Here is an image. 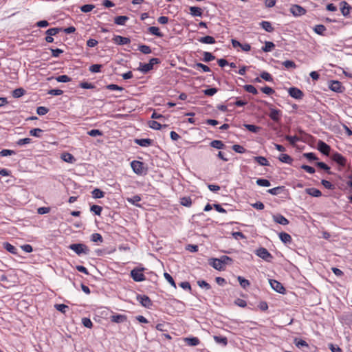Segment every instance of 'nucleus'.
<instances>
[{
  "instance_id": "1",
  "label": "nucleus",
  "mask_w": 352,
  "mask_h": 352,
  "mask_svg": "<svg viewBox=\"0 0 352 352\" xmlns=\"http://www.w3.org/2000/svg\"><path fill=\"white\" fill-rule=\"evenodd\" d=\"M131 166L133 172L138 175H145L147 173L148 168L142 162L133 160L131 162Z\"/></svg>"
},
{
  "instance_id": "2",
  "label": "nucleus",
  "mask_w": 352,
  "mask_h": 352,
  "mask_svg": "<svg viewBox=\"0 0 352 352\" xmlns=\"http://www.w3.org/2000/svg\"><path fill=\"white\" fill-rule=\"evenodd\" d=\"M69 248L78 255L81 254H88L89 252V248L83 243H72L69 246Z\"/></svg>"
},
{
  "instance_id": "3",
  "label": "nucleus",
  "mask_w": 352,
  "mask_h": 352,
  "mask_svg": "<svg viewBox=\"0 0 352 352\" xmlns=\"http://www.w3.org/2000/svg\"><path fill=\"white\" fill-rule=\"evenodd\" d=\"M265 104L267 105L269 109H270V114H269V116L270 118L274 121V122H278L280 120V116L282 115V112L279 109H274L272 107V104L267 102H264Z\"/></svg>"
},
{
  "instance_id": "4",
  "label": "nucleus",
  "mask_w": 352,
  "mask_h": 352,
  "mask_svg": "<svg viewBox=\"0 0 352 352\" xmlns=\"http://www.w3.org/2000/svg\"><path fill=\"white\" fill-rule=\"evenodd\" d=\"M255 254L258 257L261 258L262 259L267 262H271L273 258V256L268 252V250L263 247H261L256 250Z\"/></svg>"
},
{
  "instance_id": "5",
  "label": "nucleus",
  "mask_w": 352,
  "mask_h": 352,
  "mask_svg": "<svg viewBox=\"0 0 352 352\" xmlns=\"http://www.w3.org/2000/svg\"><path fill=\"white\" fill-rule=\"evenodd\" d=\"M329 88L336 93H342L345 90L344 87L338 80L329 81Z\"/></svg>"
},
{
  "instance_id": "6",
  "label": "nucleus",
  "mask_w": 352,
  "mask_h": 352,
  "mask_svg": "<svg viewBox=\"0 0 352 352\" xmlns=\"http://www.w3.org/2000/svg\"><path fill=\"white\" fill-rule=\"evenodd\" d=\"M289 11L294 16H300L307 13L306 9L297 4L292 5Z\"/></svg>"
},
{
  "instance_id": "7",
  "label": "nucleus",
  "mask_w": 352,
  "mask_h": 352,
  "mask_svg": "<svg viewBox=\"0 0 352 352\" xmlns=\"http://www.w3.org/2000/svg\"><path fill=\"white\" fill-rule=\"evenodd\" d=\"M143 269H133L131 271V276L136 282L143 281L146 279L142 273Z\"/></svg>"
},
{
  "instance_id": "8",
  "label": "nucleus",
  "mask_w": 352,
  "mask_h": 352,
  "mask_svg": "<svg viewBox=\"0 0 352 352\" xmlns=\"http://www.w3.org/2000/svg\"><path fill=\"white\" fill-rule=\"evenodd\" d=\"M289 95L293 98L300 100L304 96V93L296 87H292L288 89Z\"/></svg>"
},
{
  "instance_id": "9",
  "label": "nucleus",
  "mask_w": 352,
  "mask_h": 352,
  "mask_svg": "<svg viewBox=\"0 0 352 352\" xmlns=\"http://www.w3.org/2000/svg\"><path fill=\"white\" fill-rule=\"evenodd\" d=\"M270 284L272 287V288L277 292L279 294H285V288L283 287V285L278 281L276 280H270Z\"/></svg>"
},
{
  "instance_id": "10",
  "label": "nucleus",
  "mask_w": 352,
  "mask_h": 352,
  "mask_svg": "<svg viewBox=\"0 0 352 352\" xmlns=\"http://www.w3.org/2000/svg\"><path fill=\"white\" fill-rule=\"evenodd\" d=\"M318 149L323 155L328 156L331 151V146L322 140L318 142Z\"/></svg>"
},
{
  "instance_id": "11",
  "label": "nucleus",
  "mask_w": 352,
  "mask_h": 352,
  "mask_svg": "<svg viewBox=\"0 0 352 352\" xmlns=\"http://www.w3.org/2000/svg\"><path fill=\"white\" fill-rule=\"evenodd\" d=\"M137 300L144 307L150 308L153 303L150 298L146 295H138Z\"/></svg>"
},
{
  "instance_id": "12",
  "label": "nucleus",
  "mask_w": 352,
  "mask_h": 352,
  "mask_svg": "<svg viewBox=\"0 0 352 352\" xmlns=\"http://www.w3.org/2000/svg\"><path fill=\"white\" fill-rule=\"evenodd\" d=\"M331 159L333 162L337 163L341 166H344L346 164V158L340 153L336 152L331 155Z\"/></svg>"
},
{
  "instance_id": "13",
  "label": "nucleus",
  "mask_w": 352,
  "mask_h": 352,
  "mask_svg": "<svg viewBox=\"0 0 352 352\" xmlns=\"http://www.w3.org/2000/svg\"><path fill=\"white\" fill-rule=\"evenodd\" d=\"M208 263L217 270L223 271L225 270V267H223L222 265L221 262H220V258H212L209 259Z\"/></svg>"
},
{
  "instance_id": "14",
  "label": "nucleus",
  "mask_w": 352,
  "mask_h": 352,
  "mask_svg": "<svg viewBox=\"0 0 352 352\" xmlns=\"http://www.w3.org/2000/svg\"><path fill=\"white\" fill-rule=\"evenodd\" d=\"M113 41L120 45H127L131 43V40L128 37H124L120 35H115L113 38Z\"/></svg>"
},
{
  "instance_id": "15",
  "label": "nucleus",
  "mask_w": 352,
  "mask_h": 352,
  "mask_svg": "<svg viewBox=\"0 0 352 352\" xmlns=\"http://www.w3.org/2000/svg\"><path fill=\"white\" fill-rule=\"evenodd\" d=\"M134 142L140 146L147 147L153 144V140L150 138L135 139Z\"/></svg>"
},
{
  "instance_id": "16",
  "label": "nucleus",
  "mask_w": 352,
  "mask_h": 352,
  "mask_svg": "<svg viewBox=\"0 0 352 352\" xmlns=\"http://www.w3.org/2000/svg\"><path fill=\"white\" fill-rule=\"evenodd\" d=\"M127 320L126 315L115 314L111 316V321L116 323H122Z\"/></svg>"
},
{
  "instance_id": "17",
  "label": "nucleus",
  "mask_w": 352,
  "mask_h": 352,
  "mask_svg": "<svg viewBox=\"0 0 352 352\" xmlns=\"http://www.w3.org/2000/svg\"><path fill=\"white\" fill-rule=\"evenodd\" d=\"M340 10L344 16H348L350 14V10L351 9V7L346 2V1H342L340 3Z\"/></svg>"
},
{
  "instance_id": "18",
  "label": "nucleus",
  "mask_w": 352,
  "mask_h": 352,
  "mask_svg": "<svg viewBox=\"0 0 352 352\" xmlns=\"http://www.w3.org/2000/svg\"><path fill=\"white\" fill-rule=\"evenodd\" d=\"M184 342L188 346H197L200 343L199 339L197 337L185 338Z\"/></svg>"
},
{
  "instance_id": "19",
  "label": "nucleus",
  "mask_w": 352,
  "mask_h": 352,
  "mask_svg": "<svg viewBox=\"0 0 352 352\" xmlns=\"http://www.w3.org/2000/svg\"><path fill=\"white\" fill-rule=\"evenodd\" d=\"M61 159L64 162H68V163H71V164H72V163L76 162V159L74 157V155H72L71 153H67V152H65V153L61 154Z\"/></svg>"
},
{
  "instance_id": "20",
  "label": "nucleus",
  "mask_w": 352,
  "mask_h": 352,
  "mask_svg": "<svg viewBox=\"0 0 352 352\" xmlns=\"http://www.w3.org/2000/svg\"><path fill=\"white\" fill-rule=\"evenodd\" d=\"M254 160L261 166H270L269 161L265 157L255 156V157H254Z\"/></svg>"
},
{
  "instance_id": "21",
  "label": "nucleus",
  "mask_w": 352,
  "mask_h": 352,
  "mask_svg": "<svg viewBox=\"0 0 352 352\" xmlns=\"http://www.w3.org/2000/svg\"><path fill=\"white\" fill-rule=\"evenodd\" d=\"M198 41L200 43H204V44H214L216 43L214 38L211 36H208V35L203 36V37H200L199 38H198Z\"/></svg>"
},
{
  "instance_id": "22",
  "label": "nucleus",
  "mask_w": 352,
  "mask_h": 352,
  "mask_svg": "<svg viewBox=\"0 0 352 352\" xmlns=\"http://www.w3.org/2000/svg\"><path fill=\"white\" fill-rule=\"evenodd\" d=\"M190 14L193 16H201L203 12L201 8L197 6H190L189 8Z\"/></svg>"
},
{
  "instance_id": "23",
  "label": "nucleus",
  "mask_w": 352,
  "mask_h": 352,
  "mask_svg": "<svg viewBox=\"0 0 352 352\" xmlns=\"http://www.w3.org/2000/svg\"><path fill=\"white\" fill-rule=\"evenodd\" d=\"M148 32L154 36L162 38L164 36V34L160 32L159 28L155 26H151L148 28Z\"/></svg>"
},
{
  "instance_id": "24",
  "label": "nucleus",
  "mask_w": 352,
  "mask_h": 352,
  "mask_svg": "<svg viewBox=\"0 0 352 352\" xmlns=\"http://www.w3.org/2000/svg\"><path fill=\"white\" fill-rule=\"evenodd\" d=\"M305 191L308 195L314 197H319L322 195L321 191L315 188H307Z\"/></svg>"
},
{
  "instance_id": "25",
  "label": "nucleus",
  "mask_w": 352,
  "mask_h": 352,
  "mask_svg": "<svg viewBox=\"0 0 352 352\" xmlns=\"http://www.w3.org/2000/svg\"><path fill=\"white\" fill-rule=\"evenodd\" d=\"M138 69L142 72L143 74H147L148 72L152 70L153 68L151 64L140 63V66Z\"/></svg>"
},
{
  "instance_id": "26",
  "label": "nucleus",
  "mask_w": 352,
  "mask_h": 352,
  "mask_svg": "<svg viewBox=\"0 0 352 352\" xmlns=\"http://www.w3.org/2000/svg\"><path fill=\"white\" fill-rule=\"evenodd\" d=\"M3 247L8 252H9L10 253H11L12 254H18L17 248L16 247H14V245H12V244H10V243H8V242L3 243Z\"/></svg>"
},
{
  "instance_id": "27",
  "label": "nucleus",
  "mask_w": 352,
  "mask_h": 352,
  "mask_svg": "<svg viewBox=\"0 0 352 352\" xmlns=\"http://www.w3.org/2000/svg\"><path fill=\"white\" fill-rule=\"evenodd\" d=\"M313 30L317 34L324 36V32L326 31L327 28L324 25L318 24L316 25Z\"/></svg>"
},
{
  "instance_id": "28",
  "label": "nucleus",
  "mask_w": 352,
  "mask_h": 352,
  "mask_svg": "<svg viewBox=\"0 0 352 352\" xmlns=\"http://www.w3.org/2000/svg\"><path fill=\"white\" fill-rule=\"evenodd\" d=\"M129 19L126 16H118L114 19V23L116 25H124L126 22Z\"/></svg>"
},
{
  "instance_id": "29",
  "label": "nucleus",
  "mask_w": 352,
  "mask_h": 352,
  "mask_svg": "<svg viewBox=\"0 0 352 352\" xmlns=\"http://www.w3.org/2000/svg\"><path fill=\"white\" fill-rule=\"evenodd\" d=\"M278 160L288 164H292L293 162V159L291 156H289L287 154L282 153L279 155Z\"/></svg>"
},
{
  "instance_id": "30",
  "label": "nucleus",
  "mask_w": 352,
  "mask_h": 352,
  "mask_svg": "<svg viewBox=\"0 0 352 352\" xmlns=\"http://www.w3.org/2000/svg\"><path fill=\"white\" fill-rule=\"evenodd\" d=\"M243 126L247 130L254 133H258L261 129V127L256 126L254 124H244Z\"/></svg>"
},
{
  "instance_id": "31",
  "label": "nucleus",
  "mask_w": 352,
  "mask_h": 352,
  "mask_svg": "<svg viewBox=\"0 0 352 352\" xmlns=\"http://www.w3.org/2000/svg\"><path fill=\"white\" fill-rule=\"evenodd\" d=\"M260 25L267 32H272L274 30L271 23L269 21H263L261 22Z\"/></svg>"
},
{
  "instance_id": "32",
  "label": "nucleus",
  "mask_w": 352,
  "mask_h": 352,
  "mask_svg": "<svg viewBox=\"0 0 352 352\" xmlns=\"http://www.w3.org/2000/svg\"><path fill=\"white\" fill-rule=\"evenodd\" d=\"M214 340L217 343L222 345L223 346H226L228 344V339L226 337L215 336H214Z\"/></svg>"
},
{
  "instance_id": "33",
  "label": "nucleus",
  "mask_w": 352,
  "mask_h": 352,
  "mask_svg": "<svg viewBox=\"0 0 352 352\" xmlns=\"http://www.w3.org/2000/svg\"><path fill=\"white\" fill-rule=\"evenodd\" d=\"M316 166L322 169V170H325L329 175H332L333 174V172H331L330 170V167L326 164L324 162H318L316 164Z\"/></svg>"
},
{
  "instance_id": "34",
  "label": "nucleus",
  "mask_w": 352,
  "mask_h": 352,
  "mask_svg": "<svg viewBox=\"0 0 352 352\" xmlns=\"http://www.w3.org/2000/svg\"><path fill=\"white\" fill-rule=\"evenodd\" d=\"M210 146L217 148V149H223L225 148L226 146L223 144V142L221 140H212L210 143Z\"/></svg>"
},
{
  "instance_id": "35",
  "label": "nucleus",
  "mask_w": 352,
  "mask_h": 352,
  "mask_svg": "<svg viewBox=\"0 0 352 352\" xmlns=\"http://www.w3.org/2000/svg\"><path fill=\"white\" fill-rule=\"evenodd\" d=\"M284 190H285V186H277V187L269 189L267 190V192L271 195H277L281 193Z\"/></svg>"
},
{
  "instance_id": "36",
  "label": "nucleus",
  "mask_w": 352,
  "mask_h": 352,
  "mask_svg": "<svg viewBox=\"0 0 352 352\" xmlns=\"http://www.w3.org/2000/svg\"><path fill=\"white\" fill-rule=\"evenodd\" d=\"M232 99H234L235 101L234 102L233 104H234L235 106H237V107H244L247 104H248V101L245 100H241L238 97H236V98H230L228 101L229 100H231Z\"/></svg>"
},
{
  "instance_id": "37",
  "label": "nucleus",
  "mask_w": 352,
  "mask_h": 352,
  "mask_svg": "<svg viewBox=\"0 0 352 352\" xmlns=\"http://www.w3.org/2000/svg\"><path fill=\"white\" fill-rule=\"evenodd\" d=\"M280 239L285 243H289L292 242L291 236L286 232H280L279 234Z\"/></svg>"
},
{
  "instance_id": "38",
  "label": "nucleus",
  "mask_w": 352,
  "mask_h": 352,
  "mask_svg": "<svg viewBox=\"0 0 352 352\" xmlns=\"http://www.w3.org/2000/svg\"><path fill=\"white\" fill-rule=\"evenodd\" d=\"M237 280L241 287L243 289H247L250 285V281L242 276H239Z\"/></svg>"
},
{
  "instance_id": "39",
  "label": "nucleus",
  "mask_w": 352,
  "mask_h": 352,
  "mask_svg": "<svg viewBox=\"0 0 352 352\" xmlns=\"http://www.w3.org/2000/svg\"><path fill=\"white\" fill-rule=\"evenodd\" d=\"M25 93V90L22 88V87H20V88H17V89H15L14 90H13L12 91V96L15 98H19L21 96H23Z\"/></svg>"
},
{
  "instance_id": "40",
  "label": "nucleus",
  "mask_w": 352,
  "mask_h": 352,
  "mask_svg": "<svg viewBox=\"0 0 352 352\" xmlns=\"http://www.w3.org/2000/svg\"><path fill=\"white\" fill-rule=\"evenodd\" d=\"M219 258H220V262H221V264L223 266V267H225V266L226 265H231L233 261L232 258H230L228 256H226V255L221 256Z\"/></svg>"
},
{
  "instance_id": "41",
  "label": "nucleus",
  "mask_w": 352,
  "mask_h": 352,
  "mask_svg": "<svg viewBox=\"0 0 352 352\" xmlns=\"http://www.w3.org/2000/svg\"><path fill=\"white\" fill-rule=\"evenodd\" d=\"M285 139L287 141L289 142L290 144L292 145V146H295L296 143L298 141H300L301 139L296 136V135H294V136H291V135H285Z\"/></svg>"
},
{
  "instance_id": "42",
  "label": "nucleus",
  "mask_w": 352,
  "mask_h": 352,
  "mask_svg": "<svg viewBox=\"0 0 352 352\" xmlns=\"http://www.w3.org/2000/svg\"><path fill=\"white\" fill-rule=\"evenodd\" d=\"M275 47L274 43L271 41H266L265 45L262 47V50L265 52H271Z\"/></svg>"
},
{
  "instance_id": "43",
  "label": "nucleus",
  "mask_w": 352,
  "mask_h": 352,
  "mask_svg": "<svg viewBox=\"0 0 352 352\" xmlns=\"http://www.w3.org/2000/svg\"><path fill=\"white\" fill-rule=\"evenodd\" d=\"M63 30L62 28H50L48 29L46 32H45V34L47 35H50V36H56L58 33H59L60 32H61Z\"/></svg>"
},
{
  "instance_id": "44",
  "label": "nucleus",
  "mask_w": 352,
  "mask_h": 352,
  "mask_svg": "<svg viewBox=\"0 0 352 352\" xmlns=\"http://www.w3.org/2000/svg\"><path fill=\"white\" fill-rule=\"evenodd\" d=\"M181 205L186 207H190L192 204V199L190 197H183L180 198Z\"/></svg>"
},
{
  "instance_id": "45",
  "label": "nucleus",
  "mask_w": 352,
  "mask_h": 352,
  "mask_svg": "<svg viewBox=\"0 0 352 352\" xmlns=\"http://www.w3.org/2000/svg\"><path fill=\"white\" fill-rule=\"evenodd\" d=\"M138 50L144 54H149L152 52L150 46L146 45H140L138 46Z\"/></svg>"
},
{
  "instance_id": "46",
  "label": "nucleus",
  "mask_w": 352,
  "mask_h": 352,
  "mask_svg": "<svg viewBox=\"0 0 352 352\" xmlns=\"http://www.w3.org/2000/svg\"><path fill=\"white\" fill-rule=\"evenodd\" d=\"M203 55L204 58L202 60L204 62L208 63L215 59V56L210 52H204Z\"/></svg>"
},
{
  "instance_id": "47",
  "label": "nucleus",
  "mask_w": 352,
  "mask_h": 352,
  "mask_svg": "<svg viewBox=\"0 0 352 352\" xmlns=\"http://www.w3.org/2000/svg\"><path fill=\"white\" fill-rule=\"evenodd\" d=\"M260 77L267 82H273L274 79L272 75L267 72L263 71L261 73Z\"/></svg>"
},
{
  "instance_id": "48",
  "label": "nucleus",
  "mask_w": 352,
  "mask_h": 352,
  "mask_svg": "<svg viewBox=\"0 0 352 352\" xmlns=\"http://www.w3.org/2000/svg\"><path fill=\"white\" fill-rule=\"evenodd\" d=\"M91 194L93 197L96 199L102 198L104 196V192L99 188L94 189Z\"/></svg>"
},
{
  "instance_id": "49",
  "label": "nucleus",
  "mask_w": 352,
  "mask_h": 352,
  "mask_svg": "<svg viewBox=\"0 0 352 352\" xmlns=\"http://www.w3.org/2000/svg\"><path fill=\"white\" fill-rule=\"evenodd\" d=\"M102 67L101 64H94L89 67V70L92 73H98L101 72Z\"/></svg>"
},
{
  "instance_id": "50",
  "label": "nucleus",
  "mask_w": 352,
  "mask_h": 352,
  "mask_svg": "<svg viewBox=\"0 0 352 352\" xmlns=\"http://www.w3.org/2000/svg\"><path fill=\"white\" fill-rule=\"evenodd\" d=\"M256 183L258 186L264 187H268L271 185V183L269 180L262 178L257 179Z\"/></svg>"
},
{
  "instance_id": "51",
  "label": "nucleus",
  "mask_w": 352,
  "mask_h": 352,
  "mask_svg": "<svg viewBox=\"0 0 352 352\" xmlns=\"http://www.w3.org/2000/svg\"><path fill=\"white\" fill-rule=\"evenodd\" d=\"M192 67L193 68H200L204 72H210V67L208 66H207L206 65H204L203 63H197L194 64Z\"/></svg>"
},
{
  "instance_id": "52",
  "label": "nucleus",
  "mask_w": 352,
  "mask_h": 352,
  "mask_svg": "<svg viewBox=\"0 0 352 352\" xmlns=\"http://www.w3.org/2000/svg\"><path fill=\"white\" fill-rule=\"evenodd\" d=\"M43 132V131L39 128H35L32 129L30 131L29 133L32 136H34L36 138H41V133Z\"/></svg>"
},
{
  "instance_id": "53",
  "label": "nucleus",
  "mask_w": 352,
  "mask_h": 352,
  "mask_svg": "<svg viewBox=\"0 0 352 352\" xmlns=\"http://www.w3.org/2000/svg\"><path fill=\"white\" fill-rule=\"evenodd\" d=\"M282 65L285 66L287 69H296L297 67V65L296 63L290 60H285L282 63Z\"/></svg>"
},
{
  "instance_id": "54",
  "label": "nucleus",
  "mask_w": 352,
  "mask_h": 352,
  "mask_svg": "<svg viewBox=\"0 0 352 352\" xmlns=\"http://www.w3.org/2000/svg\"><path fill=\"white\" fill-rule=\"evenodd\" d=\"M31 223V221H29ZM39 226L36 224H32L30 223L29 225H24L23 224V228H24V231L28 233H32L34 232V228L36 227H38Z\"/></svg>"
},
{
  "instance_id": "55",
  "label": "nucleus",
  "mask_w": 352,
  "mask_h": 352,
  "mask_svg": "<svg viewBox=\"0 0 352 352\" xmlns=\"http://www.w3.org/2000/svg\"><path fill=\"white\" fill-rule=\"evenodd\" d=\"M243 89L249 93H251L254 95H256L258 94L257 89L252 85H245L243 86Z\"/></svg>"
},
{
  "instance_id": "56",
  "label": "nucleus",
  "mask_w": 352,
  "mask_h": 352,
  "mask_svg": "<svg viewBox=\"0 0 352 352\" xmlns=\"http://www.w3.org/2000/svg\"><path fill=\"white\" fill-rule=\"evenodd\" d=\"M56 80L58 82H69L72 80V78L67 75H60L56 77Z\"/></svg>"
},
{
  "instance_id": "57",
  "label": "nucleus",
  "mask_w": 352,
  "mask_h": 352,
  "mask_svg": "<svg viewBox=\"0 0 352 352\" xmlns=\"http://www.w3.org/2000/svg\"><path fill=\"white\" fill-rule=\"evenodd\" d=\"M232 148L234 151L238 153H245L247 151L243 146L239 144H234Z\"/></svg>"
},
{
  "instance_id": "58",
  "label": "nucleus",
  "mask_w": 352,
  "mask_h": 352,
  "mask_svg": "<svg viewBox=\"0 0 352 352\" xmlns=\"http://www.w3.org/2000/svg\"><path fill=\"white\" fill-rule=\"evenodd\" d=\"M149 126L155 130H160L162 129V125L155 120H151L148 122Z\"/></svg>"
},
{
  "instance_id": "59",
  "label": "nucleus",
  "mask_w": 352,
  "mask_h": 352,
  "mask_svg": "<svg viewBox=\"0 0 352 352\" xmlns=\"http://www.w3.org/2000/svg\"><path fill=\"white\" fill-rule=\"evenodd\" d=\"M91 240L96 243H102L103 241L102 236L99 233H94L91 236Z\"/></svg>"
},
{
  "instance_id": "60",
  "label": "nucleus",
  "mask_w": 352,
  "mask_h": 352,
  "mask_svg": "<svg viewBox=\"0 0 352 352\" xmlns=\"http://www.w3.org/2000/svg\"><path fill=\"white\" fill-rule=\"evenodd\" d=\"M54 307L56 310L60 311L63 314H65L67 309H69V307L65 304H56Z\"/></svg>"
},
{
  "instance_id": "61",
  "label": "nucleus",
  "mask_w": 352,
  "mask_h": 352,
  "mask_svg": "<svg viewBox=\"0 0 352 352\" xmlns=\"http://www.w3.org/2000/svg\"><path fill=\"white\" fill-rule=\"evenodd\" d=\"M95 8L92 4H85L80 7V10L82 12L87 13L91 12Z\"/></svg>"
},
{
  "instance_id": "62",
  "label": "nucleus",
  "mask_w": 352,
  "mask_h": 352,
  "mask_svg": "<svg viewBox=\"0 0 352 352\" xmlns=\"http://www.w3.org/2000/svg\"><path fill=\"white\" fill-rule=\"evenodd\" d=\"M217 91H218V89L217 88H215V87L208 88V89H206L203 91L204 94L206 96H212Z\"/></svg>"
},
{
  "instance_id": "63",
  "label": "nucleus",
  "mask_w": 352,
  "mask_h": 352,
  "mask_svg": "<svg viewBox=\"0 0 352 352\" xmlns=\"http://www.w3.org/2000/svg\"><path fill=\"white\" fill-rule=\"evenodd\" d=\"M294 344L298 348H301L302 346L309 347V344L303 340H298L297 338H295Z\"/></svg>"
},
{
  "instance_id": "64",
  "label": "nucleus",
  "mask_w": 352,
  "mask_h": 352,
  "mask_svg": "<svg viewBox=\"0 0 352 352\" xmlns=\"http://www.w3.org/2000/svg\"><path fill=\"white\" fill-rule=\"evenodd\" d=\"M303 156L305 157H306L309 161L310 162H313V161H316V160H318V157L317 156L315 155V153H305L303 154Z\"/></svg>"
}]
</instances>
